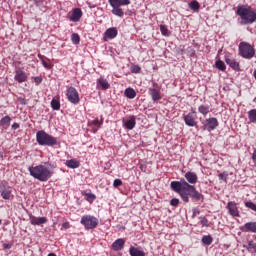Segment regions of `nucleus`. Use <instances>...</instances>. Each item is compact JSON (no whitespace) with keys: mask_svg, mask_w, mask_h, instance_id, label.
I'll return each mask as SVG.
<instances>
[{"mask_svg":"<svg viewBox=\"0 0 256 256\" xmlns=\"http://www.w3.org/2000/svg\"><path fill=\"white\" fill-rule=\"evenodd\" d=\"M188 7L189 9H191V11H194V13H197L199 9H201V4H199L196 0H193L188 4Z\"/></svg>","mask_w":256,"mask_h":256,"instance_id":"25","label":"nucleus"},{"mask_svg":"<svg viewBox=\"0 0 256 256\" xmlns=\"http://www.w3.org/2000/svg\"><path fill=\"white\" fill-rule=\"evenodd\" d=\"M34 82H35V85H41V83L43 82V79L39 76H36L34 78Z\"/></svg>","mask_w":256,"mask_h":256,"instance_id":"43","label":"nucleus"},{"mask_svg":"<svg viewBox=\"0 0 256 256\" xmlns=\"http://www.w3.org/2000/svg\"><path fill=\"white\" fill-rule=\"evenodd\" d=\"M71 41L73 45H79V43H81V37L79 36V34L73 33L71 35Z\"/></svg>","mask_w":256,"mask_h":256,"instance_id":"34","label":"nucleus"},{"mask_svg":"<svg viewBox=\"0 0 256 256\" xmlns=\"http://www.w3.org/2000/svg\"><path fill=\"white\" fill-rule=\"evenodd\" d=\"M92 125H95V127H101V122L99 119H95L92 121Z\"/></svg>","mask_w":256,"mask_h":256,"instance_id":"44","label":"nucleus"},{"mask_svg":"<svg viewBox=\"0 0 256 256\" xmlns=\"http://www.w3.org/2000/svg\"><path fill=\"white\" fill-rule=\"evenodd\" d=\"M66 97L69 103H72V105H78L79 101H81V98H79V92L73 86L67 87Z\"/></svg>","mask_w":256,"mask_h":256,"instance_id":"8","label":"nucleus"},{"mask_svg":"<svg viewBox=\"0 0 256 256\" xmlns=\"http://www.w3.org/2000/svg\"><path fill=\"white\" fill-rule=\"evenodd\" d=\"M62 227H63L64 229H69V222L63 223V224H62Z\"/></svg>","mask_w":256,"mask_h":256,"instance_id":"51","label":"nucleus"},{"mask_svg":"<svg viewBox=\"0 0 256 256\" xmlns=\"http://www.w3.org/2000/svg\"><path fill=\"white\" fill-rule=\"evenodd\" d=\"M241 230L244 233H256V222H247L242 227Z\"/></svg>","mask_w":256,"mask_h":256,"instance_id":"17","label":"nucleus"},{"mask_svg":"<svg viewBox=\"0 0 256 256\" xmlns=\"http://www.w3.org/2000/svg\"><path fill=\"white\" fill-rule=\"evenodd\" d=\"M125 247V239L119 238L112 243L113 251H121Z\"/></svg>","mask_w":256,"mask_h":256,"instance_id":"19","label":"nucleus"},{"mask_svg":"<svg viewBox=\"0 0 256 256\" xmlns=\"http://www.w3.org/2000/svg\"><path fill=\"white\" fill-rule=\"evenodd\" d=\"M123 185V181L121 179H115L113 182V187H121Z\"/></svg>","mask_w":256,"mask_h":256,"instance_id":"41","label":"nucleus"},{"mask_svg":"<svg viewBox=\"0 0 256 256\" xmlns=\"http://www.w3.org/2000/svg\"><path fill=\"white\" fill-rule=\"evenodd\" d=\"M36 7H39L41 11L45 9V2L43 0H35Z\"/></svg>","mask_w":256,"mask_h":256,"instance_id":"38","label":"nucleus"},{"mask_svg":"<svg viewBox=\"0 0 256 256\" xmlns=\"http://www.w3.org/2000/svg\"><path fill=\"white\" fill-rule=\"evenodd\" d=\"M198 112H199L201 115H203V117H207V115H209V113H211V106L201 104V105L198 107Z\"/></svg>","mask_w":256,"mask_h":256,"instance_id":"22","label":"nucleus"},{"mask_svg":"<svg viewBox=\"0 0 256 256\" xmlns=\"http://www.w3.org/2000/svg\"><path fill=\"white\" fill-rule=\"evenodd\" d=\"M81 17H83V11H81V8H75L73 9L71 16L69 17V20L73 23H77L81 20Z\"/></svg>","mask_w":256,"mask_h":256,"instance_id":"14","label":"nucleus"},{"mask_svg":"<svg viewBox=\"0 0 256 256\" xmlns=\"http://www.w3.org/2000/svg\"><path fill=\"white\" fill-rule=\"evenodd\" d=\"M42 65H43V67L45 68V69H51V65H49L48 63H46V61L45 60H42Z\"/></svg>","mask_w":256,"mask_h":256,"instance_id":"47","label":"nucleus"},{"mask_svg":"<svg viewBox=\"0 0 256 256\" xmlns=\"http://www.w3.org/2000/svg\"><path fill=\"white\" fill-rule=\"evenodd\" d=\"M203 245L209 246L213 243V237L211 235H204L202 237Z\"/></svg>","mask_w":256,"mask_h":256,"instance_id":"32","label":"nucleus"},{"mask_svg":"<svg viewBox=\"0 0 256 256\" xmlns=\"http://www.w3.org/2000/svg\"><path fill=\"white\" fill-rule=\"evenodd\" d=\"M80 223L87 230L96 229L97 225H99V219L95 216L84 215L81 217Z\"/></svg>","mask_w":256,"mask_h":256,"instance_id":"7","label":"nucleus"},{"mask_svg":"<svg viewBox=\"0 0 256 256\" xmlns=\"http://www.w3.org/2000/svg\"><path fill=\"white\" fill-rule=\"evenodd\" d=\"M135 125H137V121L135 120V116H130L129 120H123V127L124 129H127L128 131H132V129H135Z\"/></svg>","mask_w":256,"mask_h":256,"instance_id":"16","label":"nucleus"},{"mask_svg":"<svg viewBox=\"0 0 256 256\" xmlns=\"http://www.w3.org/2000/svg\"><path fill=\"white\" fill-rule=\"evenodd\" d=\"M82 195H85L86 201H88V203H93V201H95V199H97L95 194H93L91 192L84 191V192H82Z\"/></svg>","mask_w":256,"mask_h":256,"instance_id":"30","label":"nucleus"},{"mask_svg":"<svg viewBox=\"0 0 256 256\" xmlns=\"http://www.w3.org/2000/svg\"><path fill=\"white\" fill-rule=\"evenodd\" d=\"M11 129H12L13 131H17V129H19V123L14 122V123L12 124V126H11Z\"/></svg>","mask_w":256,"mask_h":256,"instance_id":"46","label":"nucleus"},{"mask_svg":"<svg viewBox=\"0 0 256 256\" xmlns=\"http://www.w3.org/2000/svg\"><path fill=\"white\" fill-rule=\"evenodd\" d=\"M192 211H193V215H199L200 213L199 208H193Z\"/></svg>","mask_w":256,"mask_h":256,"instance_id":"48","label":"nucleus"},{"mask_svg":"<svg viewBox=\"0 0 256 256\" xmlns=\"http://www.w3.org/2000/svg\"><path fill=\"white\" fill-rule=\"evenodd\" d=\"M108 3L110 7H112V10H111L112 15L122 18L125 16V12L121 7L131 5V0H108Z\"/></svg>","mask_w":256,"mask_h":256,"instance_id":"5","label":"nucleus"},{"mask_svg":"<svg viewBox=\"0 0 256 256\" xmlns=\"http://www.w3.org/2000/svg\"><path fill=\"white\" fill-rule=\"evenodd\" d=\"M226 209H228L229 215H231V217H240L239 208L237 207L235 201L228 202Z\"/></svg>","mask_w":256,"mask_h":256,"instance_id":"11","label":"nucleus"},{"mask_svg":"<svg viewBox=\"0 0 256 256\" xmlns=\"http://www.w3.org/2000/svg\"><path fill=\"white\" fill-rule=\"evenodd\" d=\"M225 62L227 63V65H229V67H231V69H233L234 71H240V67H239V62H237L235 59H230V58H226Z\"/></svg>","mask_w":256,"mask_h":256,"instance_id":"21","label":"nucleus"},{"mask_svg":"<svg viewBox=\"0 0 256 256\" xmlns=\"http://www.w3.org/2000/svg\"><path fill=\"white\" fill-rule=\"evenodd\" d=\"M235 14L240 18V25H253L256 21V11L251 6L238 5Z\"/></svg>","mask_w":256,"mask_h":256,"instance_id":"2","label":"nucleus"},{"mask_svg":"<svg viewBox=\"0 0 256 256\" xmlns=\"http://www.w3.org/2000/svg\"><path fill=\"white\" fill-rule=\"evenodd\" d=\"M28 171L34 179L45 183L48 179L53 177V171L43 164L37 166H29Z\"/></svg>","mask_w":256,"mask_h":256,"instance_id":"3","label":"nucleus"},{"mask_svg":"<svg viewBox=\"0 0 256 256\" xmlns=\"http://www.w3.org/2000/svg\"><path fill=\"white\" fill-rule=\"evenodd\" d=\"M51 108L54 110V111H59V109H61V102H59V99H55L53 98L51 100Z\"/></svg>","mask_w":256,"mask_h":256,"instance_id":"29","label":"nucleus"},{"mask_svg":"<svg viewBox=\"0 0 256 256\" xmlns=\"http://www.w3.org/2000/svg\"><path fill=\"white\" fill-rule=\"evenodd\" d=\"M11 125V117L9 115H6L0 119V127H3V129H9Z\"/></svg>","mask_w":256,"mask_h":256,"instance_id":"23","label":"nucleus"},{"mask_svg":"<svg viewBox=\"0 0 256 256\" xmlns=\"http://www.w3.org/2000/svg\"><path fill=\"white\" fill-rule=\"evenodd\" d=\"M254 78H255V80H256V70H254Z\"/></svg>","mask_w":256,"mask_h":256,"instance_id":"54","label":"nucleus"},{"mask_svg":"<svg viewBox=\"0 0 256 256\" xmlns=\"http://www.w3.org/2000/svg\"><path fill=\"white\" fill-rule=\"evenodd\" d=\"M217 127H219V121L215 117L208 118L203 122V131L211 133V131H215Z\"/></svg>","mask_w":256,"mask_h":256,"instance_id":"9","label":"nucleus"},{"mask_svg":"<svg viewBox=\"0 0 256 256\" xmlns=\"http://www.w3.org/2000/svg\"><path fill=\"white\" fill-rule=\"evenodd\" d=\"M28 79L27 76V72L21 70V69H17L15 71V76H14V80L17 81V83H25Z\"/></svg>","mask_w":256,"mask_h":256,"instance_id":"13","label":"nucleus"},{"mask_svg":"<svg viewBox=\"0 0 256 256\" xmlns=\"http://www.w3.org/2000/svg\"><path fill=\"white\" fill-rule=\"evenodd\" d=\"M252 159H253V161H256V149L254 150V152L252 154Z\"/></svg>","mask_w":256,"mask_h":256,"instance_id":"52","label":"nucleus"},{"mask_svg":"<svg viewBox=\"0 0 256 256\" xmlns=\"http://www.w3.org/2000/svg\"><path fill=\"white\" fill-rule=\"evenodd\" d=\"M30 223L31 225H45V223H47V218L30 216Z\"/></svg>","mask_w":256,"mask_h":256,"instance_id":"20","label":"nucleus"},{"mask_svg":"<svg viewBox=\"0 0 256 256\" xmlns=\"http://www.w3.org/2000/svg\"><path fill=\"white\" fill-rule=\"evenodd\" d=\"M170 205H171L172 207H177V206L179 205V199H177V198L171 199Z\"/></svg>","mask_w":256,"mask_h":256,"instance_id":"42","label":"nucleus"},{"mask_svg":"<svg viewBox=\"0 0 256 256\" xmlns=\"http://www.w3.org/2000/svg\"><path fill=\"white\" fill-rule=\"evenodd\" d=\"M124 95L127 97V99H135V97H137V92H135L133 88H127Z\"/></svg>","mask_w":256,"mask_h":256,"instance_id":"26","label":"nucleus"},{"mask_svg":"<svg viewBox=\"0 0 256 256\" xmlns=\"http://www.w3.org/2000/svg\"><path fill=\"white\" fill-rule=\"evenodd\" d=\"M130 256H145V253L143 250H139L133 246L130 247L129 249Z\"/></svg>","mask_w":256,"mask_h":256,"instance_id":"27","label":"nucleus"},{"mask_svg":"<svg viewBox=\"0 0 256 256\" xmlns=\"http://www.w3.org/2000/svg\"><path fill=\"white\" fill-rule=\"evenodd\" d=\"M97 83L100 85V87H102L103 90H107L110 87L109 82L105 78H99Z\"/></svg>","mask_w":256,"mask_h":256,"instance_id":"28","label":"nucleus"},{"mask_svg":"<svg viewBox=\"0 0 256 256\" xmlns=\"http://www.w3.org/2000/svg\"><path fill=\"white\" fill-rule=\"evenodd\" d=\"M183 119L188 127H197V114H186Z\"/></svg>","mask_w":256,"mask_h":256,"instance_id":"10","label":"nucleus"},{"mask_svg":"<svg viewBox=\"0 0 256 256\" xmlns=\"http://www.w3.org/2000/svg\"><path fill=\"white\" fill-rule=\"evenodd\" d=\"M186 181L184 178H181L180 181H172L170 183V187L172 191L175 193H178L184 201V203H189V197L193 199L194 201H204L205 196L201 194V192L197 191V188H195V183H197V173L188 171L184 175Z\"/></svg>","mask_w":256,"mask_h":256,"instance_id":"1","label":"nucleus"},{"mask_svg":"<svg viewBox=\"0 0 256 256\" xmlns=\"http://www.w3.org/2000/svg\"><path fill=\"white\" fill-rule=\"evenodd\" d=\"M148 93L154 103H157V101H161V92H159V90L155 88H149Z\"/></svg>","mask_w":256,"mask_h":256,"instance_id":"18","label":"nucleus"},{"mask_svg":"<svg viewBox=\"0 0 256 256\" xmlns=\"http://www.w3.org/2000/svg\"><path fill=\"white\" fill-rule=\"evenodd\" d=\"M65 165L69 169H77V168H79L80 163H79V161H77L75 159H70L65 162Z\"/></svg>","mask_w":256,"mask_h":256,"instance_id":"24","label":"nucleus"},{"mask_svg":"<svg viewBox=\"0 0 256 256\" xmlns=\"http://www.w3.org/2000/svg\"><path fill=\"white\" fill-rule=\"evenodd\" d=\"M216 69H219V71H225L227 69V66L225 65V62L222 60H217L215 62Z\"/></svg>","mask_w":256,"mask_h":256,"instance_id":"33","label":"nucleus"},{"mask_svg":"<svg viewBox=\"0 0 256 256\" xmlns=\"http://www.w3.org/2000/svg\"><path fill=\"white\" fill-rule=\"evenodd\" d=\"M227 177H229V174H227V172H223V173H220L218 175V178L221 180V181H227Z\"/></svg>","mask_w":256,"mask_h":256,"instance_id":"40","label":"nucleus"},{"mask_svg":"<svg viewBox=\"0 0 256 256\" xmlns=\"http://www.w3.org/2000/svg\"><path fill=\"white\" fill-rule=\"evenodd\" d=\"M2 247L3 249H11V247H13V243H4Z\"/></svg>","mask_w":256,"mask_h":256,"instance_id":"45","label":"nucleus"},{"mask_svg":"<svg viewBox=\"0 0 256 256\" xmlns=\"http://www.w3.org/2000/svg\"><path fill=\"white\" fill-rule=\"evenodd\" d=\"M36 141L42 147H55L58 144L57 137L48 134L44 130H39L36 133Z\"/></svg>","mask_w":256,"mask_h":256,"instance_id":"4","label":"nucleus"},{"mask_svg":"<svg viewBox=\"0 0 256 256\" xmlns=\"http://www.w3.org/2000/svg\"><path fill=\"white\" fill-rule=\"evenodd\" d=\"M239 55L243 59H253L255 57V48L247 42H241L239 44Z\"/></svg>","mask_w":256,"mask_h":256,"instance_id":"6","label":"nucleus"},{"mask_svg":"<svg viewBox=\"0 0 256 256\" xmlns=\"http://www.w3.org/2000/svg\"><path fill=\"white\" fill-rule=\"evenodd\" d=\"M38 59H40L41 63L45 61V56L38 54Z\"/></svg>","mask_w":256,"mask_h":256,"instance_id":"50","label":"nucleus"},{"mask_svg":"<svg viewBox=\"0 0 256 256\" xmlns=\"http://www.w3.org/2000/svg\"><path fill=\"white\" fill-rule=\"evenodd\" d=\"M119 35V31L115 27L108 28L104 33V39L107 41L108 39H115Z\"/></svg>","mask_w":256,"mask_h":256,"instance_id":"15","label":"nucleus"},{"mask_svg":"<svg viewBox=\"0 0 256 256\" xmlns=\"http://www.w3.org/2000/svg\"><path fill=\"white\" fill-rule=\"evenodd\" d=\"M130 71L131 73H141V67L139 65H132Z\"/></svg>","mask_w":256,"mask_h":256,"instance_id":"39","label":"nucleus"},{"mask_svg":"<svg viewBox=\"0 0 256 256\" xmlns=\"http://www.w3.org/2000/svg\"><path fill=\"white\" fill-rule=\"evenodd\" d=\"M188 114L197 115V111H195V108H191Z\"/></svg>","mask_w":256,"mask_h":256,"instance_id":"49","label":"nucleus"},{"mask_svg":"<svg viewBox=\"0 0 256 256\" xmlns=\"http://www.w3.org/2000/svg\"><path fill=\"white\" fill-rule=\"evenodd\" d=\"M0 159H3V151H0Z\"/></svg>","mask_w":256,"mask_h":256,"instance_id":"53","label":"nucleus"},{"mask_svg":"<svg viewBox=\"0 0 256 256\" xmlns=\"http://www.w3.org/2000/svg\"><path fill=\"white\" fill-rule=\"evenodd\" d=\"M250 123H256V109H251L247 112Z\"/></svg>","mask_w":256,"mask_h":256,"instance_id":"31","label":"nucleus"},{"mask_svg":"<svg viewBox=\"0 0 256 256\" xmlns=\"http://www.w3.org/2000/svg\"><path fill=\"white\" fill-rule=\"evenodd\" d=\"M245 207H247L248 209H251V211H255L256 213V204L253 201L245 202Z\"/></svg>","mask_w":256,"mask_h":256,"instance_id":"36","label":"nucleus"},{"mask_svg":"<svg viewBox=\"0 0 256 256\" xmlns=\"http://www.w3.org/2000/svg\"><path fill=\"white\" fill-rule=\"evenodd\" d=\"M0 194L5 200L11 199V187L5 185V183H0Z\"/></svg>","mask_w":256,"mask_h":256,"instance_id":"12","label":"nucleus"},{"mask_svg":"<svg viewBox=\"0 0 256 256\" xmlns=\"http://www.w3.org/2000/svg\"><path fill=\"white\" fill-rule=\"evenodd\" d=\"M160 31L164 37H170L171 36V31L167 28L165 25H160Z\"/></svg>","mask_w":256,"mask_h":256,"instance_id":"35","label":"nucleus"},{"mask_svg":"<svg viewBox=\"0 0 256 256\" xmlns=\"http://www.w3.org/2000/svg\"><path fill=\"white\" fill-rule=\"evenodd\" d=\"M0 225H1V219H0Z\"/></svg>","mask_w":256,"mask_h":256,"instance_id":"55","label":"nucleus"},{"mask_svg":"<svg viewBox=\"0 0 256 256\" xmlns=\"http://www.w3.org/2000/svg\"><path fill=\"white\" fill-rule=\"evenodd\" d=\"M199 219L202 227H209V220L205 216H200Z\"/></svg>","mask_w":256,"mask_h":256,"instance_id":"37","label":"nucleus"}]
</instances>
